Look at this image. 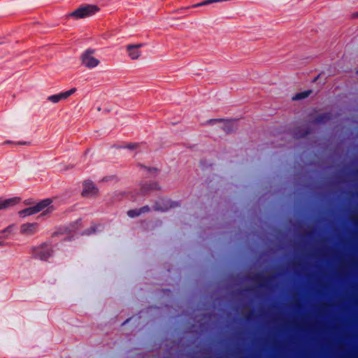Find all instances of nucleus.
Returning <instances> with one entry per match:
<instances>
[{"label": "nucleus", "instance_id": "1", "mask_svg": "<svg viewBox=\"0 0 358 358\" xmlns=\"http://www.w3.org/2000/svg\"><path fill=\"white\" fill-rule=\"evenodd\" d=\"M99 10V8L96 5L87 4L73 11L69 14V16L75 17L76 19H81L87 17L94 15Z\"/></svg>", "mask_w": 358, "mask_h": 358}, {"label": "nucleus", "instance_id": "2", "mask_svg": "<svg viewBox=\"0 0 358 358\" xmlns=\"http://www.w3.org/2000/svg\"><path fill=\"white\" fill-rule=\"evenodd\" d=\"M94 52V49H87L80 57L82 64L88 69H93L97 66L99 64L100 62L98 59L95 58L93 56Z\"/></svg>", "mask_w": 358, "mask_h": 358}, {"label": "nucleus", "instance_id": "3", "mask_svg": "<svg viewBox=\"0 0 358 358\" xmlns=\"http://www.w3.org/2000/svg\"><path fill=\"white\" fill-rule=\"evenodd\" d=\"M52 254V250L47 244L34 248V256L41 260H47Z\"/></svg>", "mask_w": 358, "mask_h": 358}, {"label": "nucleus", "instance_id": "4", "mask_svg": "<svg viewBox=\"0 0 358 358\" xmlns=\"http://www.w3.org/2000/svg\"><path fill=\"white\" fill-rule=\"evenodd\" d=\"M98 189L93 184L92 181L86 180L83 183V189L82 191V196H94L97 194Z\"/></svg>", "mask_w": 358, "mask_h": 358}, {"label": "nucleus", "instance_id": "5", "mask_svg": "<svg viewBox=\"0 0 358 358\" xmlns=\"http://www.w3.org/2000/svg\"><path fill=\"white\" fill-rule=\"evenodd\" d=\"M176 206H177L176 202H173L170 200L162 199L156 202L155 205L154 206V209L155 210L165 211L169 208H173Z\"/></svg>", "mask_w": 358, "mask_h": 358}, {"label": "nucleus", "instance_id": "6", "mask_svg": "<svg viewBox=\"0 0 358 358\" xmlns=\"http://www.w3.org/2000/svg\"><path fill=\"white\" fill-rule=\"evenodd\" d=\"M144 45L143 43L138 44H129L127 45V50L129 53V57L131 59H137L141 55V51L139 48L143 47Z\"/></svg>", "mask_w": 358, "mask_h": 358}, {"label": "nucleus", "instance_id": "7", "mask_svg": "<svg viewBox=\"0 0 358 358\" xmlns=\"http://www.w3.org/2000/svg\"><path fill=\"white\" fill-rule=\"evenodd\" d=\"M36 224L33 223L24 224L21 226L20 231L22 234L31 235L36 231Z\"/></svg>", "mask_w": 358, "mask_h": 358}, {"label": "nucleus", "instance_id": "8", "mask_svg": "<svg viewBox=\"0 0 358 358\" xmlns=\"http://www.w3.org/2000/svg\"><path fill=\"white\" fill-rule=\"evenodd\" d=\"M271 277H265L262 273H257L254 276V280L259 282L260 287H265L271 281Z\"/></svg>", "mask_w": 358, "mask_h": 358}, {"label": "nucleus", "instance_id": "9", "mask_svg": "<svg viewBox=\"0 0 358 358\" xmlns=\"http://www.w3.org/2000/svg\"><path fill=\"white\" fill-rule=\"evenodd\" d=\"M16 198H11L8 199H3L0 198V210L6 209L10 206H14L17 203Z\"/></svg>", "mask_w": 358, "mask_h": 358}, {"label": "nucleus", "instance_id": "10", "mask_svg": "<svg viewBox=\"0 0 358 358\" xmlns=\"http://www.w3.org/2000/svg\"><path fill=\"white\" fill-rule=\"evenodd\" d=\"M52 203V200L51 199H45L37 203L34 207L37 209V213H39L48 207Z\"/></svg>", "mask_w": 358, "mask_h": 358}, {"label": "nucleus", "instance_id": "11", "mask_svg": "<svg viewBox=\"0 0 358 358\" xmlns=\"http://www.w3.org/2000/svg\"><path fill=\"white\" fill-rule=\"evenodd\" d=\"M331 115L329 113L318 115L313 121V123H326L331 120Z\"/></svg>", "mask_w": 358, "mask_h": 358}, {"label": "nucleus", "instance_id": "12", "mask_svg": "<svg viewBox=\"0 0 358 358\" xmlns=\"http://www.w3.org/2000/svg\"><path fill=\"white\" fill-rule=\"evenodd\" d=\"M159 188V185L157 182L145 183L141 187V191L143 194H146L152 189H158Z\"/></svg>", "mask_w": 358, "mask_h": 358}, {"label": "nucleus", "instance_id": "13", "mask_svg": "<svg viewBox=\"0 0 358 358\" xmlns=\"http://www.w3.org/2000/svg\"><path fill=\"white\" fill-rule=\"evenodd\" d=\"M37 213V209L35 208L34 206L31 207L27 208L22 210L19 212L20 216L22 217H25L27 216H29L31 215H34Z\"/></svg>", "mask_w": 358, "mask_h": 358}, {"label": "nucleus", "instance_id": "14", "mask_svg": "<svg viewBox=\"0 0 358 358\" xmlns=\"http://www.w3.org/2000/svg\"><path fill=\"white\" fill-rule=\"evenodd\" d=\"M311 93V90H306L301 92H299L296 94L293 97L292 99L294 101H299L302 100L306 98H307Z\"/></svg>", "mask_w": 358, "mask_h": 358}, {"label": "nucleus", "instance_id": "15", "mask_svg": "<svg viewBox=\"0 0 358 358\" xmlns=\"http://www.w3.org/2000/svg\"><path fill=\"white\" fill-rule=\"evenodd\" d=\"M76 91V88H72L68 91L60 92L58 94L59 100H64L66 99L68 97L71 96Z\"/></svg>", "mask_w": 358, "mask_h": 358}, {"label": "nucleus", "instance_id": "16", "mask_svg": "<svg viewBox=\"0 0 358 358\" xmlns=\"http://www.w3.org/2000/svg\"><path fill=\"white\" fill-rule=\"evenodd\" d=\"M222 129L227 134L232 132L234 130V123L229 121L225 122L222 127Z\"/></svg>", "mask_w": 358, "mask_h": 358}, {"label": "nucleus", "instance_id": "17", "mask_svg": "<svg viewBox=\"0 0 358 358\" xmlns=\"http://www.w3.org/2000/svg\"><path fill=\"white\" fill-rule=\"evenodd\" d=\"M141 214V212L138 209H132L127 211V215L131 218L136 217L139 216Z\"/></svg>", "mask_w": 358, "mask_h": 358}, {"label": "nucleus", "instance_id": "18", "mask_svg": "<svg viewBox=\"0 0 358 358\" xmlns=\"http://www.w3.org/2000/svg\"><path fill=\"white\" fill-rule=\"evenodd\" d=\"M47 99L52 103H58L60 101L58 94L49 96Z\"/></svg>", "mask_w": 358, "mask_h": 358}, {"label": "nucleus", "instance_id": "19", "mask_svg": "<svg viewBox=\"0 0 358 358\" xmlns=\"http://www.w3.org/2000/svg\"><path fill=\"white\" fill-rule=\"evenodd\" d=\"M96 230V225L91 226L90 228H89L87 230H85V231L84 232V234L90 235V234H92L93 233H95Z\"/></svg>", "mask_w": 358, "mask_h": 358}, {"label": "nucleus", "instance_id": "20", "mask_svg": "<svg viewBox=\"0 0 358 358\" xmlns=\"http://www.w3.org/2000/svg\"><path fill=\"white\" fill-rule=\"evenodd\" d=\"M139 210L141 212V214L148 213L150 210V208L148 206H144L139 208Z\"/></svg>", "mask_w": 358, "mask_h": 358}, {"label": "nucleus", "instance_id": "21", "mask_svg": "<svg viewBox=\"0 0 358 358\" xmlns=\"http://www.w3.org/2000/svg\"><path fill=\"white\" fill-rule=\"evenodd\" d=\"M138 146V145L137 143H129L124 148L129 150H134L136 149Z\"/></svg>", "mask_w": 358, "mask_h": 358}, {"label": "nucleus", "instance_id": "22", "mask_svg": "<svg viewBox=\"0 0 358 358\" xmlns=\"http://www.w3.org/2000/svg\"><path fill=\"white\" fill-rule=\"evenodd\" d=\"M308 134H309V131L306 130V131H303L301 134H298L296 133V135L297 136V137L303 138V137H306Z\"/></svg>", "mask_w": 358, "mask_h": 358}, {"label": "nucleus", "instance_id": "23", "mask_svg": "<svg viewBox=\"0 0 358 358\" xmlns=\"http://www.w3.org/2000/svg\"><path fill=\"white\" fill-rule=\"evenodd\" d=\"M253 315H254V313H253V311H251L250 313H247L245 315V318H246L247 320L250 321L253 317Z\"/></svg>", "mask_w": 358, "mask_h": 358}, {"label": "nucleus", "instance_id": "24", "mask_svg": "<svg viewBox=\"0 0 358 358\" xmlns=\"http://www.w3.org/2000/svg\"><path fill=\"white\" fill-rule=\"evenodd\" d=\"M10 229H11V227L9 226V227H6V229H4L3 230L1 231L0 234H3L7 233V232H10Z\"/></svg>", "mask_w": 358, "mask_h": 358}, {"label": "nucleus", "instance_id": "25", "mask_svg": "<svg viewBox=\"0 0 358 358\" xmlns=\"http://www.w3.org/2000/svg\"><path fill=\"white\" fill-rule=\"evenodd\" d=\"M148 171L149 172H151V171H157V169H155V168H148Z\"/></svg>", "mask_w": 358, "mask_h": 358}, {"label": "nucleus", "instance_id": "26", "mask_svg": "<svg viewBox=\"0 0 358 358\" xmlns=\"http://www.w3.org/2000/svg\"><path fill=\"white\" fill-rule=\"evenodd\" d=\"M17 144V145H26L27 142H25V141H20Z\"/></svg>", "mask_w": 358, "mask_h": 358}, {"label": "nucleus", "instance_id": "27", "mask_svg": "<svg viewBox=\"0 0 358 358\" xmlns=\"http://www.w3.org/2000/svg\"><path fill=\"white\" fill-rule=\"evenodd\" d=\"M25 203H26L27 205H29V204H31V203H32V202L31 201V200H29H29H26V201H25Z\"/></svg>", "mask_w": 358, "mask_h": 358}, {"label": "nucleus", "instance_id": "28", "mask_svg": "<svg viewBox=\"0 0 358 358\" xmlns=\"http://www.w3.org/2000/svg\"><path fill=\"white\" fill-rule=\"evenodd\" d=\"M353 17H358V12L353 13Z\"/></svg>", "mask_w": 358, "mask_h": 358}, {"label": "nucleus", "instance_id": "29", "mask_svg": "<svg viewBox=\"0 0 358 358\" xmlns=\"http://www.w3.org/2000/svg\"><path fill=\"white\" fill-rule=\"evenodd\" d=\"M222 120H210V122H218V121H221Z\"/></svg>", "mask_w": 358, "mask_h": 358}, {"label": "nucleus", "instance_id": "30", "mask_svg": "<svg viewBox=\"0 0 358 358\" xmlns=\"http://www.w3.org/2000/svg\"><path fill=\"white\" fill-rule=\"evenodd\" d=\"M129 320H130V319H127V320H126V321H124V322L122 324V325H124V324L126 322H127Z\"/></svg>", "mask_w": 358, "mask_h": 358}, {"label": "nucleus", "instance_id": "31", "mask_svg": "<svg viewBox=\"0 0 358 358\" xmlns=\"http://www.w3.org/2000/svg\"><path fill=\"white\" fill-rule=\"evenodd\" d=\"M355 173L358 174V170H356Z\"/></svg>", "mask_w": 358, "mask_h": 358}, {"label": "nucleus", "instance_id": "32", "mask_svg": "<svg viewBox=\"0 0 358 358\" xmlns=\"http://www.w3.org/2000/svg\"><path fill=\"white\" fill-rule=\"evenodd\" d=\"M3 245V242H0V245Z\"/></svg>", "mask_w": 358, "mask_h": 358}, {"label": "nucleus", "instance_id": "33", "mask_svg": "<svg viewBox=\"0 0 358 358\" xmlns=\"http://www.w3.org/2000/svg\"><path fill=\"white\" fill-rule=\"evenodd\" d=\"M357 73H358V71H357Z\"/></svg>", "mask_w": 358, "mask_h": 358}]
</instances>
